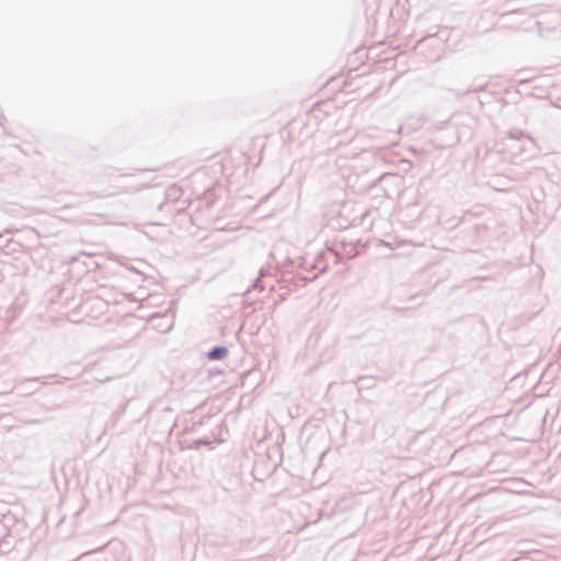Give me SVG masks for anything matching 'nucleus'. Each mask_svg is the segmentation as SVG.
Listing matches in <instances>:
<instances>
[{
  "label": "nucleus",
  "mask_w": 561,
  "mask_h": 561,
  "mask_svg": "<svg viewBox=\"0 0 561 561\" xmlns=\"http://www.w3.org/2000/svg\"><path fill=\"white\" fill-rule=\"evenodd\" d=\"M506 139L519 141L520 146L518 150L520 152L527 150V145H533V139L520 129L510 130Z\"/></svg>",
  "instance_id": "3"
},
{
  "label": "nucleus",
  "mask_w": 561,
  "mask_h": 561,
  "mask_svg": "<svg viewBox=\"0 0 561 561\" xmlns=\"http://www.w3.org/2000/svg\"><path fill=\"white\" fill-rule=\"evenodd\" d=\"M127 402L119 405L117 410L113 413V417L118 419L121 415H123L126 411Z\"/></svg>",
  "instance_id": "9"
},
{
  "label": "nucleus",
  "mask_w": 561,
  "mask_h": 561,
  "mask_svg": "<svg viewBox=\"0 0 561 561\" xmlns=\"http://www.w3.org/2000/svg\"><path fill=\"white\" fill-rule=\"evenodd\" d=\"M310 271L317 270L316 268V257H313L309 264Z\"/></svg>",
  "instance_id": "14"
},
{
  "label": "nucleus",
  "mask_w": 561,
  "mask_h": 561,
  "mask_svg": "<svg viewBox=\"0 0 561 561\" xmlns=\"http://www.w3.org/2000/svg\"><path fill=\"white\" fill-rule=\"evenodd\" d=\"M345 254L348 256V259H352L357 255V252L353 247H350V249H345Z\"/></svg>",
  "instance_id": "11"
},
{
  "label": "nucleus",
  "mask_w": 561,
  "mask_h": 561,
  "mask_svg": "<svg viewBox=\"0 0 561 561\" xmlns=\"http://www.w3.org/2000/svg\"><path fill=\"white\" fill-rule=\"evenodd\" d=\"M171 328H172V320H169L168 325H167V327H165V329H163L162 331H163V332H168Z\"/></svg>",
  "instance_id": "15"
},
{
  "label": "nucleus",
  "mask_w": 561,
  "mask_h": 561,
  "mask_svg": "<svg viewBox=\"0 0 561 561\" xmlns=\"http://www.w3.org/2000/svg\"><path fill=\"white\" fill-rule=\"evenodd\" d=\"M221 442H222L221 439L210 440L208 437H203V438L195 439L192 443V446L195 449H199L202 447H207L208 449H214L215 446L220 444Z\"/></svg>",
  "instance_id": "5"
},
{
  "label": "nucleus",
  "mask_w": 561,
  "mask_h": 561,
  "mask_svg": "<svg viewBox=\"0 0 561 561\" xmlns=\"http://www.w3.org/2000/svg\"><path fill=\"white\" fill-rule=\"evenodd\" d=\"M535 80H536V78H531V79H524L523 78V79H519V84L520 85L528 84V83H530V82H533Z\"/></svg>",
  "instance_id": "13"
},
{
  "label": "nucleus",
  "mask_w": 561,
  "mask_h": 561,
  "mask_svg": "<svg viewBox=\"0 0 561 561\" xmlns=\"http://www.w3.org/2000/svg\"><path fill=\"white\" fill-rule=\"evenodd\" d=\"M228 347L225 345H216L207 352L209 360H220L228 355Z\"/></svg>",
  "instance_id": "4"
},
{
  "label": "nucleus",
  "mask_w": 561,
  "mask_h": 561,
  "mask_svg": "<svg viewBox=\"0 0 561 561\" xmlns=\"http://www.w3.org/2000/svg\"><path fill=\"white\" fill-rule=\"evenodd\" d=\"M4 121H5V116L0 113V125H2Z\"/></svg>",
  "instance_id": "17"
},
{
  "label": "nucleus",
  "mask_w": 561,
  "mask_h": 561,
  "mask_svg": "<svg viewBox=\"0 0 561 561\" xmlns=\"http://www.w3.org/2000/svg\"><path fill=\"white\" fill-rule=\"evenodd\" d=\"M9 542L7 540H1L0 541V551L4 552L5 550H9L10 547H9Z\"/></svg>",
  "instance_id": "12"
},
{
  "label": "nucleus",
  "mask_w": 561,
  "mask_h": 561,
  "mask_svg": "<svg viewBox=\"0 0 561 561\" xmlns=\"http://www.w3.org/2000/svg\"><path fill=\"white\" fill-rule=\"evenodd\" d=\"M300 266L306 271H310L309 264L311 261H309L307 257H300Z\"/></svg>",
  "instance_id": "10"
},
{
  "label": "nucleus",
  "mask_w": 561,
  "mask_h": 561,
  "mask_svg": "<svg viewBox=\"0 0 561 561\" xmlns=\"http://www.w3.org/2000/svg\"><path fill=\"white\" fill-rule=\"evenodd\" d=\"M270 276V272L262 267L259 272V276L253 282V284L251 285V287L248 288L245 295L248 296V298H250V295L255 290V289H259L260 291H263L267 286L270 287L271 290L274 289V284L273 283H267L265 282V278Z\"/></svg>",
  "instance_id": "2"
},
{
  "label": "nucleus",
  "mask_w": 561,
  "mask_h": 561,
  "mask_svg": "<svg viewBox=\"0 0 561 561\" xmlns=\"http://www.w3.org/2000/svg\"><path fill=\"white\" fill-rule=\"evenodd\" d=\"M547 178L549 179V181H551L552 183L561 186V174L559 171H551V172H547Z\"/></svg>",
  "instance_id": "7"
},
{
  "label": "nucleus",
  "mask_w": 561,
  "mask_h": 561,
  "mask_svg": "<svg viewBox=\"0 0 561 561\" xmlns=\"http://www.w3.org/2000/svg\"><path fill=\"white\" fill-rule=\"evenodd\" d=\"M13 415L11 413H5L0 415V430L8 431L13 427Z\"/></svg>",
  "instance_id": "6"
},
{
  "label": "nucleus",
  "mask_w": 561,
  "mask_h": 561,
  "mask_svg": "<svg viewBox=\"0 0 561 561\" xmlns=\"http://www.w3.org/2000/svg\"><path fill=\"white\" fill-rule=\"evenodd\" d=\"M318 275L309 276H298L296 286H305L308 282L317 278Z\"/></svg>",
  "instance_id": "8"
},
{
  "label": "nucleus",
  "mask_w": 561,
  "mask_h": 561,
  "mask_svg": "<svg viewBox=\"0 0 561 561\" xmlns=\"http://www.w3.org/2000/svg\"><path fill=\"white\" fill-rule=\"evenodd\" d=\"M332 259L334 264H337L341 256L335 250H330L328 252L318 253L316 256V268L320 274L324 273L329 265L328 261Z\"/></svg>",
  "instance_id": "1"
},
{
  "label": "nucleus",
  "mask_w": 561,
  "mask_h": 561,
  "mask_svg": "<svg viewBox=\"0 0 561 561\" xmlns=\"http://www.w3.org/2000/svg\"><path fill=\"white\" fill-rule=\"evenodd\" d=\"M164 318H165L164 316H160V314H153L151 317L152 320H154V319H164Z\"/></svg>",
  "instance_id": "16"
}]
</instances>
